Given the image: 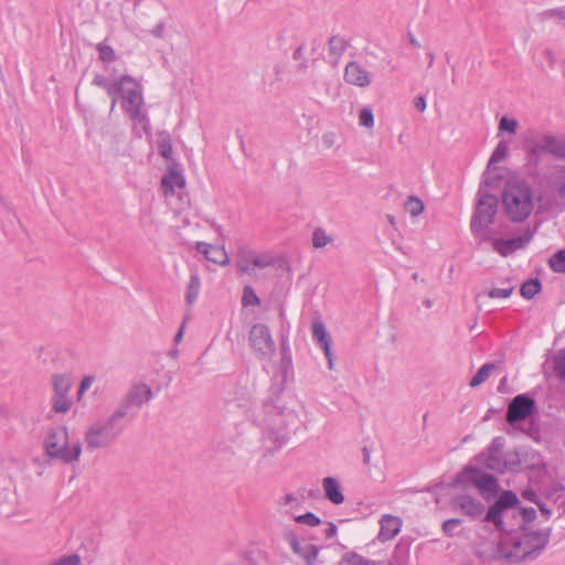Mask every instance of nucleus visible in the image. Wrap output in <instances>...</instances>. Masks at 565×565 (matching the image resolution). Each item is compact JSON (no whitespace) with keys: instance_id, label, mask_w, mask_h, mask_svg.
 Segmentation results:
<instances>
[{"instance_id":"nucleus-1","label":"nucleus","mask_w":565,"mask_h":565,"mask_svg":"<svg viewBox=\"0 0 565 565\" xmlns=\"http://www.w3.org/2000/svg\"><path fill=\"white\" fill-rule=\"evenodd\" d=\"M551 537V529L537 531H523L519 535L505 537L498 544L490 559L502 558L510 563L533 561L546 547Z\"/></svg>"},{"instance_id":"nucleus-2","label":"nucleus","mask_w":565,"mask_h":565,"mask_svg":"<svg viewBox=\"0 0 565 565\" xmlns=\"http://www.w3.org/2000/svg\"><path fill=\"white\" fill-rule=\"evenodd\" d=\"M265 416L260 425L264 428L265 439L270 441L275 448L284 446L298 426L297 415L285 409L273 401L264 402Z\"/></svg>"},{"instance_id":"nucleus-3","label":"nucleus","mask_w":565,"mask_h":565,"mask_svg":"<svg viewBox=\"0 0 565 565\" xmlns=\"http://www.w3.org/2000/svg\"><path fill=\"white\" fill-rule=\"evenodd\" d=\"M519 498L516 494L510 490L503 491L498 500L491 504L487 511L484 516V521L488 523H492L497 530L509 532L510 529L504 523V518L509 514L515 516L520 514L522 516L523 527L524 523H530L536 518V511L533 508H520L519 507Z\"/></svg>"},{"instance_id":"nucleus-4","label":"nucleus","mask_w":565,"mask_h":565,"mask_svg":"<svg viewBox=\"0 0 565 565\" xmlns=\"http://www.w3.org/2000/svg\"><path fill=\"white\" fill-rule=\"evenodd\" d=\"M126 428V418L116 409L106 418L95 420L85 433L88 449L95 450L111 446Z\"/></svg>"},{"instance_id":"nucleus-5","label":"nucleus","mask_w":565,"mask_h":565,"mask_svg":"<svg viewBox=\"0 0 565 565\" xmlns=\"http://www.w3.org/2000/svg\"><path fill=\"white\" fill-rule=\"evenodd\" d=\"M502 204L511 221H524L533 210L531 188L525 182L509 183L502 193Z\"/></svg>"},{"instance_id":"nucleus-6","label":"nucleus","mask_w":565,"mask_h":565,"mask_svg":"<svg viewBox=\"0 0 565 565\" xmlns=\"http://www.w3.org/2000/svg\"><path fill=\"white\" fill-rule=\"evenodd\" d=\"M44 447L50 458L58 459L64 463L78 460L82 454L79 443H75L72 447H68V431L64 426L51 429L44 440Z\"/></svg>"},{"instance_id":"nucleus-7","label":"nucleus","mask_w":565,"mask_h":565,"mask_svg":"<svg viewBox=\"0 0 565 565\" xmlns=\"http://www.w3.org/2000/svg\"><path fill=\"white\" fill-rule=\"evenodd\" d=\"M479 194L480 198L470 222V228L481 243L482 239H490L487 228L493 223L497 214L498 199L492 194L483 193L482 188H480Z\"/></svg>"},{"instance_id":"nucleus-8","label":"nucleus","mask_w":565,"mask_h":565,"mask_svg":"<svg viewBox=\"0 0 565 565\" xmlns=\"http://www.w3.org/2000/svg\"><path fill=\"white\" fill-rule=\"evenodd\" d=\"M456 487L467 489L473 486L484 500H490L498 493L499 482L493 475L484 472L480 468L468 466L455 480Z\"/></svg>"},{"instance_id":"nucleus-9","label":"nucleus","mask_w":565,"mask_h":565,"mask_svg":"<svg viewBox=\"0 0 565 565\" xmlns=\"http://www.w3.org/2000/svg\"><path fill=\"white\" fill-rule=\"evenodd\" d=\"M142 86L132 77L121 94V107L134 124H139L147 131L149 117L143 111Z\"/></svg>"},{"instance_id":"nucleus-10","label":"nucleus","mask_w":565,"mask_h":565,"mask_svg":"<svg viewBox=\"0 0 565 565\" xmlns=\"http://www.w3.org/2000/svg\"><path fill=\"white\" fill-rule=\"evenodd\" d=\"M543 467L541 455L530 448H515L503 455L504 472H518L523 469H539Z\"/></svg>"},{"instance_id":"nucleus-11","label":"nucleus","mask_w":565,"mask_h":565,"mask_svg":"<svg viewBox=\"0 0 565 565\" xmlns=\"http://www.w3.org/2000/svg\"><path fill=\"white\" fill-rule=\"evenodd\" d=\"M153 392L146 383H134L121 398L116 411L125 418L130 414L132 407L140 408L143 404L151 401Z\"/></svg>"},{"instance_id":"nucleus-12","label":"nucleus","mask_w":565,"mask_h":565,"mask_svg":"<svg viewBox=\"0 0 565 565\" xmlns=\"http://www.w3.org/2000/svg\"><path fill=\"white\" fill-rule=\"evenodd\" d=\"M248 340L259 359H270L276 352L270 330L264 323H256L252 327Z\"/></svg>"},{"instance_id":"nucleus-13","label":"nucleus","mask_w":565,"mask_h":565,"mask_svg":"<svg viewBox=\"0 0 565 565\" xmlns=\"http://www.w3.org/2000/svg\"><path fill=\"white\" fill-rule=\"evenodd\" d=\"M73 385L72 377L67 374L52 375V386L54 394L52 396V409L55 413L65 414L71 409L72 399L68 396Z\"/></svg>"},{"instance_id":"nucleus-14","label":"nucleus","mask_w":565,"mask_h":565,"mask_svg":"<svg viewBox=\"0 0 565 565\" xmlns=\"http://www.w3.org/2000/svg\"><path fill=\"white\" fill-rule=\"evenodd\" d=\"M526 148L531 156L539 157L541 153H551L559 158H565V141L554 135L546 134L537 140L529 138Z\"/></svg>"},{"instance_id":"nucleus-15","label":"nucleus","mask_w":565,"mask_h":565,"mask_svg":"<svg viewBox=\"0 0 565 565\" xmlns=\"http://www.w3.org/2000/svg\"><path fill=\"white\" fill-rule=\"evenodd\" d=\"M505 439L502 436L494 437L487 448V451L481 452L477 457V461H479L487 469L504 473L503 470V448H504Z\"/></svg>"},{"instance_id":"nucleus-16","label":"nucleus","mask_w":565,"mask_h":565,"mask_svg":"<svg viewBox=\"0 0 565 565\" xmlns=\"http://www.w3.org/2000/svg\"><path fill=\"white\" fill-rule=\"evenodd\" d=\"M284 539L289 544L291 551L305 561V565H315L320 552L317 545L299 540L296 532L290 529L284 531Z\"/></svg>"},{"instance_id":"nucleus-17","label":"nucleus","mask_w":565,"mask_h":565,"mask_svg":"<svg viewBox=\"0 0 565 565\" xmlns=\"http://www.w3.org/2000/svg\"><path fill=\"white\" fill-rule=\"evenodd\" d=\"M535 408V401L527 394H519L509 403L505 419L510 425L526 419Z\"/></svg>"},{"instance_id":"nucleus-18","label":"nucleus","mask_w":565,"mask_h":565,"mask_svg":"<svg viewBox=\"0 0 565 565\" xmlns=\"http://www.w3.org/2000/svg\"><path fill=\"white\" fill-rule=\"evenodd\" d=\"M532 238L533 234L530 231H526L522 235L509 239L493 238L490 236V239H482L481 242L491 243L493 250L502 257H508L514 252L525 248Z\"/></svg>"},{"instance_id":"nucleus-19","label":"nucleus","mask_w":565,"mask_h":565,"mask_svg":"<svg viewBox=\"0 0 565 565\" xmlns=\"http://www.w3.org/2000/svg\"><path fill=\"white\" fill-rule=\"evenodd\" d=\"M185 178L182 174V167L175 160L168 163L167 173L161 179V188L166 196L173 195L175 188H185Z\"/></svg>"},{"instance_id":"nucleus-20","label":"nucleus","mask_w":565,"mask_h":565,"mask_svg":"<svg viewBox=\"0 0 565 565\" xmlns=\"http://www.w3.org/2000/svg\"><path fill=\"white\" fill-rule=\"evenodd\" d=\"M451 504L454 509H459L463 514L471 519H478L484 511V505L477 499H473L469 494H456Z\"/></svg>"},{"instance_id":"nucleus-21","label":"nucleus","mask_w":565,"mask_h":565,"mask_svg":"<svg viewBox=\"0 0 565 565\" xmlns=\"http://www.w3.org/2000/svg\"><path fill=\"white\" fill-rule=\"evenodd\" d=\"M343 77L348 84L361 88L367 87L372 82L371 74L355 61H351L345 65Z\"/></svg>"},{"instance_id":"nucleus-22","label":"nucleus","mask_w":565,"mask_h":565,"mask_svg":"<svg viewBox=\"0 0 565 565\" xmlns=\"http://www.w3.org/2000/svg\"><path fill=\"white\" fill-rule=\"evenodd\" d=\"M195 248L199 253L203 254L209 262L216 265H226L228 263V257L224 247L198 242Z\"/></svg>"},{"instance_id":"nucleus-23","label":"nucleus","mask_w":565,"mask_h":565,"mask_svg":"<svg viewBox=\"0 0 565 565\" xmlns=\"http://www.w3.org/2000/svg\"><path fill=\"white\" fill-rule=\"evenodd\" d=\"M380 524L379 540L388 541L395 537L401 531L402 520L398 516L386 514L381 519Z\"/></svg>"},{"instance_id":"nucleus-24","label":"nucleus","mask_w":565,"mask_h":565,"mask_svg":"<svg viewBox=\"0 0 565 565\" xmlns=\"http://www.w3.org/2000/svg\"><path fill=\"white\" fill-rule=\"evenodd\" d=\"M348 47L349 42L339 34L332 35L328 40V57L333 66L338 65Z\"/></svg>"},{"instance_id":"nucleus-25","label":"nucleus","mask_w":565,"mask_h":565,"mask_svg":"<svg viewBox=\"0 0 565 565\" xmlns=\"http://www.w3.org/2000/svg\"><path fill=\"white\" fill-rule=\"evenodd\" d=\"M322 488L324 497L333 504H342L344 502V495L341 490V486L337 478L326 477L322 480Z\"/></svg>"},{"instance_id":"nucleus-26","label":"nucleus","mask_w":565,"mask_h":565,"mask_svg":"<svg viewBox=\"0 0 565 565\" xmlns=\"http://www.w3.org/2000/svg\"><path fill=\"white\" fill-rule=\"evenodd\" d=\"M128 82H132V77L130 75H122L118 81L110 82L105 88L108 96L111 98V109L116 106L118 96L121 97Z\"/></svg>"},{"instance_id":"nucleus-27","label":"nucleus","mask_w":565,"mask_h":565,"mask_svg":"<svg viewBox=\"0 0 565 565\" xmlns=\"http://www.w3.org/2000/svg\"><path fill=\"white\" fill-rule=\"evenodd\" d=\"M201 289V279L198 273H192L186 287L185 301L188 305H193Z\"/></svg>"},{"instance_id":"nucleus-28","label":"nucleus","mask_w":565,"mask_h":565,"mask_svg":"<svg viewBox=\"0 0 565 565\" xmlns=\"http://www.w3.org/2000/svg\"><path fill=\"white\" fill-rule=\"evenodd\" d=\"M158 151L162 158H164L168 163L171 162V160H174L172 158L173 148L170 135L168 132H161L159 135L158 139Z\"/></svg>"},{"instance_id":"nucleus-29","label":"nucleus","mask_w":565,"mask_h":565,"mask_svg":"<svg viewBox=\"0 0 565 565\" xmlns=\"http://www.w3.org/2000/svg\"><path fill=\"white\" fill-rule=\"evenodd\" d=\"M497 369V364L495 363H486L483 364L479 370L478 372L473 375V377L470 380V383L469 385L471 387H477L479 386L480 384H482L486 380L489 379L490 374L492 373V371H494Z\"/></svg>"},{"instance_id":"nucleus-30","label":"nucleus","mask_w":565,"mask_h":565,"mask_svg":"<svg viewBox=\"0 0 565 565\" xmlns=\"http://www.w3.org/2000/svg\"><path fill=\"white\" fill-rule=\"evenodd\" d=\"M542 289V284L537 278H531L522 284L520 294L525 299L534 298Z\"/></svg>"},{"instance_id":"nucleus-31","label":"nucleus","mask_w":565,"mask_h":565,"mask_svg":"<svg viewBox=\"0 0 565 565\" xmlns=\"http://www.w3.org/2000/svg\"><path fill=\"white\" fill-rule=\"evenodd\" d=\"M312 339L319 344L331 341L326 327L320 318H316L312 322Z\"/></svg>"},{"instance_id":"nucleus-32","label":"nucleus","mask_w":565,"mask_h":565,"mask_svg":"<svg viewBox=\"0 0 565 565\" xmlns=\"http://www.w3.org/2000/svg\"><path fill=\"white\" fill-rule=\"evenodd\" d=\"M340 565H377L375 561L367 559L355 552L345 553Z\"/></svg>"},{"instance_id":"nucleus-33","label":"nucleus","mask_w":565,"mask_h":565,"mask_svg":"<svg viewBox=\"0 0 565 565\" xmlns=\"http://www.w3.org/2000/svg\"><path fill=\"white\" fill-rule=\"evenodd\" d=\"M247 255L254 268H266L275 265V259L270 255L254 252H248Z\"/></svg>"},{"instance_id":"nucleus-34","label":"nucleus","mask_w":565,"mask_h":565,"mask_svg":"<svg viewBox=\"0 0 565 565\" xmlns=\"http://www.w3.org/2000/svg\"><path fill=\"white\" fill-rule=\"evenodd\" d=\"M333 241L326 230L317 227L312 233V246L315 248H322Z\"/></svg>"},{"instance_id":"nucleus-35","label":"nucleus","mask_w":565,"mask_h":565,"mask_svg":"<svg viewBox=\"0 0 565 565\" xmlns=\"http://www.w3.org/2000/svg\"><path fill=\"white\" fill-rule=\"evenodd\" d=\"M508 156V146L504 141H500L493 150L488 162V171L495 164L501 162Z\"/></svg>"},{"instance_id":"nucleus-36","label":"nucleus","mask_w":565,"mask_h":565,"mask_svg":"<svg viewBox=\"0 0 565 565\" xmlns=\"http://www.w3.org/2000/svg\"><path fill=\"white\" fill-rule=\"evenodd\" d=\"M550 267L555 273H565V248L557 250L548 260Z\"/></svg>"},{"instance_id":"nucleus-37","label":"nucleus","mask_w":565,"mask_h":565,"mask_svg":"<svg viewBox=\"0 0 565 565\" xmlns=\"http://www.w3.org/2000/svg\"><path fill=\"white\" fill-rule=\"evenodd\" d=\"M404 206L405 210L414 217L418 216L424 211V203L422 202L420 199L414 195L407 198Z\"/></svg>"},{"instance_id":"nucleus-38","label":"nucleus","mask_w":565,"mask_h":565,"mask_svg":"<svg viewBox=\"0 0 565 565\" xmlns=\"http://www.w3.org/2000/svg\"><path fill=\"white\" fill-rule=\"evenodd\" d=\"M260 300L255 290L250 286H245L243 289L242 305L244 307L258 306Z\"/></svg>"},{"instance_id":"nucleus-39","label":"nucleus","mask_w":565,"mask_h":565,"mask_svg":"<svg viewBox=\"0 0 565 565\" xmlns=\"http://www.w3.org/2000/svg\"><path fill=\"white\" fill-rule=\"evenodd\" d=\"M554 370L559 380L565 383V349L554 356Z\"/></svg>"},{"instance_id":"nucleus-40","label":"nucleus","mask_w":565,"mask_h":565,"mask_svg":"<svg viewBox=\"0 0 565 565\" xmlns=\"http://www.w3.org/2000/svg\"><path fill=\"white\" fill-rule=\"evenodd\" d=\"M236 266L241 273L247 274L254 278H257V273L253 267L250 259L247 253L244 256H241L236 263Z\"/></svg>"},{"instance_id":"nucleus-41","label":"nucleus","mask_w":565,"mask_h":565,"mask_svg":"<svg viewBox=\"0 0 565 565\" xmlns=\"http://www.w3.org/2000/svg\"><path fill=\"white\" fill-rule=\"evenodd\" d=\"M97 51H98L99 58L103 62L110 63L116 60L115 51L110 45H107L105 43H99L97 45Z\"/></svg>"},{"instance_id":"nucleus-42","label":"nucleus","mask_w":565,"mask_h":565,"mask_svg":"<svg viewBox=\"0 0 565 565\" xmlns=\"http://www.w3.org/2000/svg\"><path fill=\"white\" fill-rule=\"evenodd\" d=\"M359 124L366 128H372L374 126V116L370 108L364 107L360 110Z\"/></svg>"},{"instance_id":"nucleus-43","label":"nucleus","mask_w":565,"mask_h":565,"mask_svg":"<svg viewBox=\"0 0 565 565\" xmlns=\"http://www.w3.org/2000/svg\"><path fill=\"white\" fill-rule=\"evenodd\" d=\"M295 520L297 523L306 524L308 526H318L321 523V520L312 512L298 515Z\"/></svg>"},{"instance_id":"nucleus-44","label":"nucleus","mask_w":565,"mask_h":565,"mask_svg":"<svg viewBox=\"0 0 565 565\" xmlns=\"http://www.w3.org/2000/svg\"><path fill=\"white\" fill-rule=\"evenodd\" d=\"M518 126H519V122L516 119L503 116L499 122V130L515 134Z\"/></svg>"},{"instance_id":"nucleus-45","label":"nucleus","mask_w":565,"mask_h":565,"mask_svg":"<svg viewBox=\"0 0 565 565\" xmlns=\"http://www.w3.org/2000/svg\"><path fill=\"white\" fill-rule=\"evenodd\" d=\"M461 522L462 521L460 519L446 520L441 526L443 532L447 536H452L455 534V530L461 524Z\"/></svg>"},{"instance_id":"nucleus-46","label":"nucleus","mask_w":565,"mask_h":565,"mask_svg":"<svg viewBox=\"0 0 565 565\" xmlns=\"http://www.w3.org/2000/svg\"><path fill=\"white\" fill-rule=\"evenodd\" d=\"M513 287L493 288L487 292L489 298H508L512 295Z\"/></svg>"},{"instance_id":"nucleus-47","label":"nucleus","mask_w":565,"mask_h":565,"mask_svg":"<svg viewBox=\"0 0 565 565\" xmlns=\"http://www.w3.org/2000/svg\"><path fill=\"white\" fill-rule=\"evenodd\" d=\"M554 17L565 20V8L546 10L541 14L542 20L551 19Z\"/></svg>"},{"instance_id":"nucleus-48","label":"nucleus","mask_w":565,"mask_h":565,"mask_svg":"<svg viewBox=\"0 0 565 565\" xmlns=\"http://www.w3.org/2000/svg\"><path fill=\"white\" fill-rule=\"evenodd\" d=\"M565 490V487L559 482H553L548 486L546 490V495L548 498H557Z\"/></svg>"},{"instance_id":"nucleus-49","label":"nucleus","mask_w":565,"mask_h":565,"mask_svg":"<svg viewBox=\"0 0 565 565\" xmlns=\"http://www.w3.org/2000/svg\"><path fill=\"white\" fill-rule=\"evenodd\" d=\"M79 557L77 555L64 556L55 562L53 565H78Z\"/></svg>"},{"instance_id":"nucleus-50","label":"nucleus","mask_w":565,"mask_h":565,"mask_svg":"<svg viewBox=\"0 0 565 565\" xmlns=\"http://www.w3.org/2000/svg\"><path fill=\"white\" fill-rule=\"evenodd\" d=\"M93 382H94V376H92V375L84 376L79 384L78 395L81 396L82 394H84V392L87 391L92 386Z\"/></svg>"},{"instance_id":"nucleus-51","label":"nucleus","mask_w":565,"mask_h":565,"mask_svg":"<svg viewBox=\"0 0 565 565\" xmlns=\"http://www.w3.org/2000/svg\"><path fill=\"white\" fill-rule=\"evenodd\" d=\"M320 347L323 350L324 355H326V358L328 360L329 367L332 369V366H333V355H332V352H331V341L326 342V343L321 344Z\"/></svg>"},{"instance_id":"nucleus-52","label":"nucleus","mask_w":565,"mask_h":565,"mask_svg":"<svg viewBox=\"0 0 565 565\" xmlns=\"http://www.w3.org/2000/svg\"><path fill=\"white\" fill-rule=\"evenodd\" d=\"M109 83L110 81L107 77L99 74L95 75L92 82L93 85L102 87L104 89L108 86Z\"/></svg>"},{"instance_id":"nucleus-53","label":"nucleus","mask_w":565,"mask_h":565,"mask_svg":"<svg viewBox=\"0 0 565 565\" xmlns=\"http://www.w3.org/2000/svg\"><path fill=\"white\" fill-rule=\"evenodd\" d=\"M164 33V23L159 22L157 23L153 29L151 30V34L157 39H162Z\"/></svg>"},{"instance_id":"nucleus-54","label":"nucleus","mask_w":565,"mask_h":565,"mask_svg":"<svg viewBox=\"0 0 565 565\" xmlns=\"http://www.w3.org/2000/svg\"><path fill=\"white\" fill-rule=\"evenodd\" d=\"M414 105L416 107V109L420 113H423L425 109H426V98L424 96H417L415 97L414 99Z\"/></svg>"},{"instance_id":"nucleus-55","label":"nucleus","mask_w":565,"mask_h":565,"mask_svg":"<svg viewBox=\"0 0 565 565\" xmlns=\"http://www.w3.org/2000/svg\"><path fill=\"white\" fill-rule=\"evenodd\" d=\"M522 497L531 502H534V503L539 502L537 495H536L535 491L532 489L524 490L522 493Z\"/></svg>"},{"instance_id":"nucleus-56","label":"nucleus","mask_w":565,"mask_h":565,"mask_svg":"<svg viewBox=\"0 0 565 565\" xmlns=\"http://www.w3.org/2000/svg\"><path fill=\"white\" fill-rule=\"evenodd\" d=\"M500 181V178L490 177L488 173L484 175L483 185L487 188L494 186Z\"/></svg>"},{"instance_id":"nucleus-57","label":"nucleus","mask_w":565,"mask_h":565,"mask_svg":"<svg viewBox=\"0 0 565 565\" xmlns=\"http://www.w3.org/2000/svg\"><path fill=\"white\" fill-rule=\"evenodd\" d=\"M337 531H338L337 525L333 522H329L328 526L324 531L326 537L327 539L333 537L337 534Z\"/></svg>"},{"instance_id":"nucleus-58","label":"nucleus","mask_w":565,"mask_h":565,"mask_svg":"<svg viewBox=\"0 0 565 565\" xmlns=\"http://www.w3.org/2000/svg\"><path fill=\"white\" fill-rule=\"evenodd\" d=\"M303 54H305V45L300 44L294 52L292 58L295 61H303Z\"/></svg>"},{"instance_id":"nucleus-59","label":"nucleus","mask_w":565,"mask_h":565,"mask_svg":"<svg viewBox=\"0 0 565 565\" xmlns=\"http://www.w3.org/2000/svg\"><path fill=\"white\" fill-rule=\"evenodd\" d=\"M362 454H363V463L365 466H369L370 465V459H371L370 449L366 446H364L362 448Z\"/></svg>"},{"instance_id":"nucleus-60","label":"nucleus","mask_w":565,"mask_h":565,"mask_svg":"<svg viewBox=\"0 0 565 565\" xmlns=\"http://www.w3.org/2000/svg\"><path fill=\"white\" fill-rule=\"evenodd\" d=\"M322 139L327 147H331L333 145V134L323 135Z\"/></svg>"},{"instance_id":"nucleus-61","label":"nucleus","mask_w":565,"mask_h":565,"mask_svg":"<svg viewBox=\"0 0 565 565\" xmlns=\"http://www.w3.org/2000/svg\"><path fill=\"white\" fill-rule=\"evenodd\" d=\"M296 500V498L291 494V493H288L286 494L284 498H282V501L281 503L284 505H287V504H290L291 502H294Z\"/></svg>"},{"instance_id":"nucleus-62","label":"nucleus","mask_w":565,"mask_h":565,"mask_svg":"<svg viewBox=\"0 0 565 565\" xmlns=\"http://www.w3.org/2000/svg\"><path fill=\"white\" fill-rule=\"evenodd\" d=\"M536 504L539 505V508H540L541 512H542L546 518H548V516L551 515V510H550V509H547L543 503L537 502Z\"/></svg>"},{"instance_id":"nucleus-63","label":"nucleus","mask_w":565,"mask_h":565,"mask_svg":"<svg viewBox=\"0 0 565 565\" xmlns=\"http://www.w3.org/2000/svg\"><path fill=\"white\" fill-rule=\"evenodd\" d=\"M281 352H282V359H287L288 356V352H289V349H288V344L286 341H282L281 343Z\"/></svg>"},{"instance_id":"nucleus-64","label":"nucleus","mask_w":565,"mask_h":565,"mask_svg":"<svg viewBox=\"0 0 565 565\" xmlns=\"http://www.w3.org/2000/svg\"><path fill=\"white\" fill-rule=\"evenodd\" d=\"M408 40H409V43L414 46V47H420V44L419 42L416 40V38L413 35V34H408Z\"/></svg>"}]
</instances>
